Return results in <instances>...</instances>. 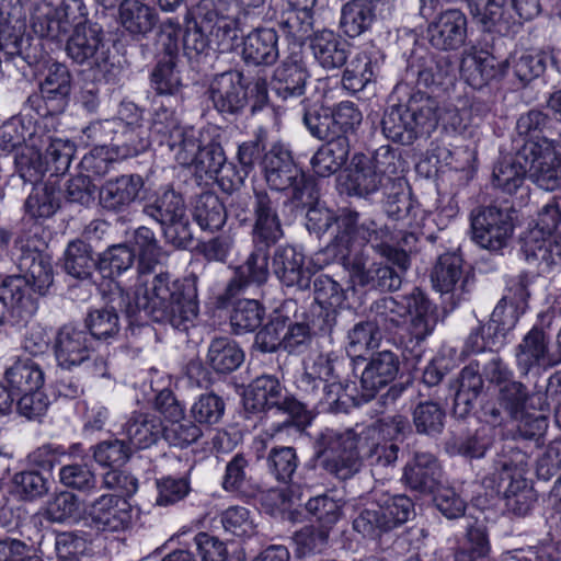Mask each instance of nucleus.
I'll use <instances>...</instances> for the list:
<instances>
[{
  "instance_id": "37998d69",
  "label": "nucleus",
  "mask_w": 561,
  "mask_h": 561,
  "mask_svg": "<svg viewBox=\"0 0 561 561\" xmlns=\"http://www.w3.org/2000/svg\"><path fill=\"white\" fill-rule=\"evenodd\" d=\"M122 26L133 36H146L158 22L156 10L138 0H124L119 7Z\"/></svg>"
},
{
  "instance_id": "c9c22d12",
  "label": "nucleus",
  "mask_w": 561,
  "mask_h": 561,
  "mask_svg": "<svg viewBox=\"0 0 561 561\" xmlns=\"http://www.w3.org/2000/svg\"><path fill=\"white\" fill-rule=\"evenodd\" d=\"M350 44L330 30H323L313 35L310 48L316 60L324 69L341 68L348 58Z\"/></svg>"
},
{
  "instance_id": "338daca9",
  "label": "nucleus",
  "mask_w": 561,
  "mask_h": 561,
  "mask_svg": "<svg viewBox=\"0 0 561 561\" xmlns=\"http://www.w3.org/2000/svg\"><path fill=\"white\" fill-rule=\"evenodd\" d=\"M375 497L394 529L405 524L414 514V503L404 494L375 492Z\"/></svg>"
},
{
  "instance_id": "e433bc0d",
  "label": "nucleus",
  "mask_w": 561,
  "mask_h": 561,
  "mask_svg": "<svg viewBox=\"0 0 561 561\" xmlns=\"http://www.w3.org/2000/svg\"><path fill=\"white\" fill-rule=\"evenodd\" d=\"M350 152L351 144L347 136L340 135L328 139L311 158L313 172L322 178L336 173L345 165Z\"/></svg>"
},
{
  "instance_id": "680f3d73",
  "label": "nucleus",
  "mask_w": 561,
  "mask_h": 561,
  "mask_svg": "<svg viewBox=\"0 0 561 561\" xmlns=\"http://www.w3.org/2000/svg\"><path fill=\"white\" fill-rule=\"evenodd\" d=\"M24 207L32 218H48L59 207V192L54 185H36L25 201Z\"/></svg>"
},
{
  "instance_id": "ea45409f",
  "label": "nucleus",
  "mask_w": 561,
  "mask_h": 561,
  "mask_svg": "<svg viewBox=\"0 0 561 561\" xmlns=\"http://www.w3.org/2000/svg\"><path fill=\"white\" fill-rule=\"evenodd\" d=\"M346 360L335 352L318 354L306 368L311 375L320 378L324 383L325 398L328 402L339 400V392L342 390L341 370Z\"/></svg>"
},
{
  "instance_id": "aec40b11",
  "label": "nucleus",
  "mask_w": 561,
  "mask_h": 561,
  "mask_svg": "<svg viewBox=\"0 0 561 561\" xmlns=\"http://www.w3.org/2000/svg\"><path fill=\"white\" fill-rule=\"evenodd\" d=\"M53 350L59 367L71 369L89 359L92 339L84 328L75 323L61 325L54 337Z\"/></svg>"
},
{
  "instance_id": "bf43d9fd",
  "label": "nucleus",
  "mask_w": 561,
  "mask_h": 561,
  "mask_svg": "<svg viewBox=\"0 0 561 561\" xmlns=\"http://www.w3.org/2000/svg\"><path fill=\"white\" fill-rule=\"evenodd\" d=\"M249 471L250 460L242 453L233 455L226 465L221 481L222 489L239 497L245 496L250 485Z\"/></svg>"
},
{
  "instance_id": "1a4fd4ad",
  "label": "nucleus",
  "mask_w": 561,
  "mask_h": 561,
  "mask_svg": "<svg viewBox=\"0 0 561 561\" xmlns=\"http://www.w3.org/2000/svg\"><path fill=\"white\" fill-rule=\"evenodd\" d=\"M320 467L340 480H347L359 472L363 458L358 438V426L339 432L323 430L316 439Z\"/></svg>"
},
{
  "instance_id": "39448f33",
  "label": "nucleus",
  "mask_w": 561,
  "mask_h": 561,
  "mask_svg": "<svg viewBox=\"0 0 561 561\" xmlns=\"http://www.w3.org/2000/svg\"><path fill=\"white\" fill-rule=\"evenodd\" d=\"M398 237L387 225L379 226L375 220H364L359 224V213L350 208L340 210L337 219V233L334 242L341 248L340 253L345 256L355 245L370 244L381 256L386 257L401 271L410 266L407 251L396 247Z\"/></svg>"
},
{
  "instance_id": "20e7f679",
  "label": "nucleus",
  "mask_w": 561,
  "mask_h": 561,
  "mask_svg": "<svg viewBox=\"0 0 561 561\" xmlns=\"http://www.w3.org/2000/svg\"><path fill=\"white\" fill-rule=\"evenodd\" d=\"M373 321L378 329L389 333L396 332L411 316L408 327L409 341L412 344L413 357L419 360V347L435 330L438 322V309L421 290L414 287L411 293L397 297L385 296L375 300L370 306Z\"/></svg>"
},
{
  "instance_id": "69168bd1",
  "label": "nucleus",
  "mask_w": 561,
  "mask_h": 561,
  "mask_svg": "<svg viewBox=\"0 0 561 561\" xmlns=\"http://www.w3.org/2000/svg\"><path fill=\"white\" fill-rule=\"evenodd\" d=\"M135 261V252L127 244L107 248L98 260V270L103 277L113 278L127 271Z\"/></svg>"
},
{
  "instance_id": "72a5a7b5",
  "label": "nucleus",
  "mask_w": 561,
  "mask_h": 561,
  "mask_svg": "<svg viewBox=\"0 0 561 561\" xmlns=\"http://www.w3.org/2000/svg\"><path fill=\"white\" fill-rule=\"evenodd\" d=\"M502 72L501 64L488 51H469L465 53L461 58V77L473 89L485 87L491 80L501 76Z\"/></svg>"
},
{
  "instance_id": "6e6d98bb",
  "label": "nucleus",
  "mask_w": 561,
  "mask_h": 561,
  "mask_svg": "<svg viewBox=\"0 0 561 561\" xmlns=\"http://www.w3.org/2000/svg\"><path fill=\"white\" fill-rule=\"evenodd\" d=\"M405 271H401L398 267L396 271L393 267L382 263H371L367 267H363L358 275V283L362 286L368 287L369 289H378L381 291H394L401 287L402 274Z\"/></svg>"
},
{
  "instance_id": "393cba45",
  "label": "nucleus",
  "mask_w": 561,
  "mask_h": 561,
  "mask_svg": "<svg viewBox=\"0 0 561 561\" xmlns=\"http://www.w3.org/2000/svg\"><path fill=\"white\" fill-rule=\"evenodd\" d=\"M432 47L443 51L457 50L467 38V18L456 9L439 13L427 26Z\"/></svg>"
},
{
  "instance_id": "f704fd0d",
  "label": "nucleus",
  "mask_w": 561,
  "mask_h": 561,
  "mask_svg": "<svg viewBox=\"0 0 561 561\" xmlns=\"http://www.w3.org/2000/svg\"><path fill=\"white\" fill-rule=\"evenodd\" d=\"M440 476V467L436 457L430 453H415L407 462L403 480L409 488L421 493H432Z\"/></svg>"
},
{
  "instance_id": "e2e57ef3",
  "label": "nucleus",
  "mask_w": 561,
  "mask_h": 561,
  "mask_svg": "<svg viewBox=\"0 0 561 561\" xmlns=\"http://www.w3.org/2000/svg\"><path fill=\"white\" fill-rule=\"evenodd\" d=\"M220 524L227 534L239 538H250L256 534L253 513L244 506H230L219 515Z\"/></svg>"
},
{
  "instance_id": "a18cd8bd",
  "label": "nucleus",
  "mask_w": 561,
  "mask_h": 561,
  "mask_svg": "<svg viewBox=\"0 0 561 561\" xmlns=\"http://www.w3.org/2000/svg\"><path fill=\"white\" fill-rule=\"evenodd\" d=\"M32 28L39 37L60 41L69 31L51 2L42 1L35 4L31 16Z\"/></svg>"
},
{
  "instance_id": "9b49d317",
  "label": "nucleus",
  "mask_w": 561,
  "mask_h": 561,
  "mask_svg": "<svg viewBox=\"0 0 561 561\" xmlns=\"http://www.w3.org/2000/svg\"><path fill=\"white\" fill-rule=\"evenodd\" d=\"M283 386L272 375L256 377L247 388L243 397V407L247 413L257 414L275 408L287 415L284 424L306 426L311 422V413L307 404L293 396L283 393Z\"/></svg>"
},
{
  "instance_id": "f257e3e1",
  "label": "nucleus",
  "mask_w": 561,
  "mask_h": 561,
  "mask_svg": "<svg viewBox=\"0 0 561 561\" xmlns=\"http://www.w3.org/2000/svg\"><path fill=\"white\" fill-rule=\"evenodd\" d=\"M145 288L133 296L117 288L112 293L110 306L91 310L85 317V330L93 340H106L119 332L117 311L131 322H140L141 313L152 321L186 331L198 314L197 277L194 275L172 279L167 272L156 274Z\"/></svg>"
},
{
  "instance_id": "2eb2a0df",
  "label": "nucleus",
  "mask_w": 561,
  "mask_h": 561,
  "mask_svg": "<svg viewBox=\"0 0 561 561\" xmlns=\"http://www.w3.org/2000/svg\"><path fill=\"white\" fill-rule=\"evenodd\" d=\"M558 148L553 139L518 146V160L526 163L528 178L545 191L561 186V153Z\"/></svg>"
},
{
  "instance_id": "09e8293b",
  "label": "nucleus",
  "mask_w": 561,
  "mask_h": 561,
  "mask_svg": "<svg viewBox=\"0 0 561 561\" xmlns=\"http://www.w3.org/2000/svg\"><path fill=\"white\" fill-rule=\"evenodd\" d=\"M411 71L416 76L417 85L430 88L451 82L456 78V66L449 56H439L435 59L420 60Z\"/></svg>"
},
{
  "instance_id": "a878e982",
  "label": "nucleus",
  "mask_w": 561,
  "mask_h": 561,
  "mask_svg": "<svg viewBox=\"0 0 561 561\" xmlns=\"http://www.w3.org/2000/svg\"><path fill=\"white\" fill-rule=\"evenodd\" d=\"M144 185V179L139 174L108 179L100 187L99 204L108 213H124L138 199Z\"/></svg>"
},
{
  "instance_id": "13d9d810",
  "label": "nucleus",
  "mask_w": 561,
  "mask_h": 561,
  "mask_svg": "<svg viewBox=\"0 0 561 561\" xmlns=\"http://www.w3.org/2000/svg\"><path fill=\"white\" fill-rule=\"evenodd\" d=\"M14 494L23 501H35L45 496L49 489V479L41 471L23 470L12 478Z\"/></svg>"
},
{
  "instance_id": "603ef678",
  "label": "nucleus",
  "mask_w": 561,
  "mask_h": 561,
  "mask_svg": "<svg viewBox=\"0 0 561 561\" xmlns=\"http://www.w3.org/2000/svg\"><path fill=\"white\" fill-rule=\"evenodd\" d=\"M552 119L540 110H530L522 114L516 122L517 138L514 140L515 149L529 141L541 142L550 139L546 133L551 128Z\"/></svg>"
},
{
  "instance_id": "49530a36",
  "label": "nucleus",
  "mask_w": 561,
  "mask_h": 561,
  "mask_svg": "<svg viewBox=\"0 0 561 561\" xmlns=\"http://www.w3.org/2000/svg\"><path fill=\"white\" fill-rule=\"evenodd\" d=\"M173 152L174 159L183 167H191L198 157L202 147L201 131L192 126L175 130L169 138L159 139Z\"/></svg>"
},
{
  "instance_id": "c85d7f7f",
  "label": "nucleus",
  "mask_w": 561,
  "mask_h": 561,
  "mask_svg": "<svg viewBox=\"0 0 561 561\" xmlns=\"http://www.w3.org/2000/svg\"><path fill=\"white\" fill-rule=\"evenodd\" d=\"M400 369L399 356L391 351L375 353L365 367L360 385L364 391L363 397L369 400L375 393L393 381Z\"/></svg>"
},
{
  "instance_id": "79ce46f5",
  "label": "nucleus",
  "mask_w": 561,
  "mask_h": 561,
  "mask_svg": "<svg viewBox=\"0 0 561 561\" xmlns=\"http://www.w3.org/2000/svg\"><path fill=\"white\" fill-rule=\"evenodd\" d=\"M308 73L298 61H283L274 71L271 89L282 100L305 93Z\"/></svg>"
},
{
  "instance_id": "052dcab7",
  "label": "nucleus",
  "mask_w": 561,
  "mask_h": 561,
  "mask_svg": "<svg viewBox=\"0 0 561 561\" xmlns=\"http://www.w3.org/2000/svg\"><path fill=\"white\" fill-rule=\"evenodd\" d=\"M264 308L256 299L238 300L230 314V324L236 334L255 331L263 321Z\"/></svg>"
},
{
  "instance_id": "0e129e2a",
  "label": "nucleus",
  "mask_w": 561,
  "mask_h": 561,
  "mask_svg": "<svg viewBox=\"0 0 561 561\" xmlns=\"http://www.w3.org/2000/svg\"><path fill=\"white\" fill-rule=\"evenodd\" d=\"M4 25L0 30V53L5 64L13 62L15 66L20 64H31L30 56L24 54V36L22 24L19 26H10V21L3 19Z\"/></svg>"
},
{
  "instance_id": "5fc2aeb1",
  "label": "nucleus",
  "mask_w": 561,
  "mask_h": 561,
  "mask_svg": "<svg viewBox=\"0 0 561 561\" xmlns=\"http://www.w3.org/2000/svg\"><path fill=\"white\" fill-rule=\"evenodd\" d=\"M5 380L19 392L37 390L44 383V371L31 358L18 359L5 370Z\"/></svg>"
},
{
  "instance_id": "8fccbe9b",
  "label": "nucleus",
  "mask_w": 561,
  "mask_h": 561,
  "mask_svg": "<svg viewBox=\"0 0 561 561\" xmlns=\"http://www.w3.org/2000/svg\"><path fill=\"white\" fill-rule=\"evenodd\" d=\"M98 268V261L93 257L90 244L83 240L69 242L64 254V270L68 275L78 279H88Z\"/></svg>"
},
{
  "instance_id": "f03ea898",
  "label": "nucleus",
  "mask_w": 561,
  "mask_h": 561,
  "mask_svg": "<svg viewBox=\"0 0 561 561\" xmlns=\"http://www.w3.org/2000/svg\"><path fill=\"white\" fill-rule=\"evenodd\" d=\"M233 216L242 224L253 221V250L241 265L234 268V275L218 297L221 307L251 286L260 287L270 276V249L284 236L277 213V201L266 188L253 187L252 194H239L230 204Z\"/></svg>"
},
{
  "instance_id": "5701e85b",
  "label": "nucleus",
  "mask_w": 561,
  "mask_h": 561,
  "mask_svg": "<svg viewBox=\"0 0 561 561\" xmlns=\"http://www.w3.org/2000/svg\"><path fill=\"white\" fill-rule=\"evenodd\" d=\"M214 107L222 114H238L248 103L244 76L237 70L215 76L208 88Z\"/></svg>"
},
{
  "instance_id": "c756f323",
  "label": "nucleus",
  "mask_w": 561,
  "mask_h": 561,
  "mask_svg": "<svg viewBox=\"0 0 561 561\" xmlns=\"http://www.w3.org/2000/svg\"><path fill=\"white\" fill-rule=\"evenodd\" d=\"M358 438L363 461L373 472L396 466L400 448L394 442L379 438L375 428H359Z\"/></svg>"
},
{
  "instance_id": "7ed1b4c3",
  "label": "nucleus",
  "mask_w": 561,
  "mask_h": 561,
  "mask_svg": "<svg viewBox=\"0 0 561 561\" xmlns=\"http://www.w3.org/2000/svg\"><path fill=\"white\" fill-rule=\"evenodd\" d=\"M16 265L21 275L7 277L0 286V300L15 325H25L37 311L34 293L44 295L54 280L50 259L35 249L21 247Z\"/></svg>"
},
{
  "instance_id": "b1692460",
  "label": "nucleus",
  "mask_w": 561,
  "mask_h": 561,
  "mask_svg": "<svg viewBox=\"0 0 561 561\" xmlns=\"http://www.w3.org/2000/svg\"><path fill=\"white\" fill-rule=\"evenodd\" d=\"M433 288L440 294H451L457 302L468 293V275L463 270V260L457 252H446L438 256L431 272Z\"/></svg>"
},
{
  "instance_id": "6ab92c4d",
  "label": "nucleus",
  "mask_w": 561,
  "mask_h": 561,
  "mask_svg": "<svg viewBox=\"0 0 561 561\" xmlns=\"http://www.w3.org/2000/svg\"><path fill=\"white\" fill-rule=\"evenodd\" d=\"M226 3L215 0H199L196 15L202 18L204 30L208 31L214 51L227 53L234 48L239 38V20L226 14Z\"/></svg>"
},
{
  "instance_id": "de8ad7c7",
  "label": "nucleus",
  "mask_w": 561,
  "mask_h": 561,
  "mask_svg": "<svg viewBox=\"0 0 561 561\" xmlns=\"http://www.w3.org/2000/svg\"><path fill=\"white\" fill-rule=\"evenodd\" d=\"M512 157L502 158L493 168L492 184L506 194H514L524 184L527 167L518 160V149Z\"/></svg>"
},
{
  "instance_id": "0eeeda50",
  "label": "nucleus",
  "mask_w": 561,
  "mask_h": 561,
  "mask_svg": "<svg viewBox=\"0 0 561 561\" xmlns=\"http://www.w3.org/2000/svg\"><path fill=\"white\" fill-rule=\"evenodd\" d=\"M400 157L390 146L379 147L371 156L356 152L351 159L344 182L348 195L368 197L379 191L385 182H391L393 188L401 187L397 178Z\"/></svg>"
},
{
  "instance_id": "dca6fc26",
  "label": "nucleus",
  "mask_w": 561,
  "mask_h": 561,
  "mask_svg": "<svg viewBox=\"0 0 561 561\" xmlns=\"http://www.w3.org/2000/svg\"><path fill=\"white\" fill-rule=\"evenodd\" d=\"M472 239L481 248L500 252L513 236L514 224L508 209L482 206L470 216Z\"/></svg>"
},
{
  "instance_id": "7c9ffc66",
  "label": "nucleus",
  "mask_w": 561,
  "mask_h": 561,
  "mask_svg": "<svg viewBox=\"0 0 561 561\" xmlns=\"http://www.w3.org/2000/svg\"><path fill=\"white\" fill-rule=\"evenodd\" d=\"M131 449H145L159 442L163 435V421L147 412H133L122 427Z\"/></svg>"
},
{
  "instance_id": "3c124183",
  "label": "nucleus",
  "mask_w": 561,
  "mask_h": 561,
  "mask_svg": "<svg viewBox=\"0 0 561 561\" xmlns=\"http://www.w3.org/2000/svg\"><path fill=\"white\" fill-rule=\"evenodd\" d=\"M193 218L203 230L216 231L227 220V210L220 198L211 193L201 194L194 204Z\"/></svg>"
},
{
  "instance_id": "f8f14e48",
  "label": "nucleus",
  "mask_w": 561,
  "mask_h": 561,
  "mask_svg": "<svg viewBox=\"0 0 561 561\" xmlns=\"http://www.w3.org/2000/svg\"><path fill=\"white\" fill-rule=\"evenodd\" d=\"M142 213L159 224L168 242L185 249L193 241L190 219L183 196L172 187H164L150 196Z\"/></svg>"
},
{
  "instance_id": "cd10ccee",
  "label": "nucleus",
  "mask_w": 561,
  "mask_h": 561,
  "mask_svg": "<svg viewBox=\"0 0 561 561\" xmlns=\"http://www.w3.org/2000/svg\"><path fill=\"white\" fill-rule=\"evenodd\" d=\"M529 298L528 277L518 275L507 282L506 294L499 301L491 314V323L489 330L495 324V329L502 327L507 330L514 324L516 313L524 311Z\"/></svg>"
},
{
  "instance_id": "4468645a",
  "label": "nucleus",
  "mask_w": 561,
  "mask_h": 561,
  "mask_svg": "<svg viewBox=\"0 0 561 561\" xmlns=\"http://www.w3.org/2000/svg\"><path fill=\"white\" fill-rule=\"evenodd\" d=\"M539 13V0H470V14L486 32L506 34Z\"/></svg>"
},
{
  "instance_id": "423d86ee",
  "label": "nucleus",
  "mask_w": 561,
  "mask_h": 561,
  "mask_svg": "<svg viewBox=\"0 0 561 561\" xmlns=\"http://www.w3.org/2000/svg\"><path fill=\"white\" fill-rule=\"evenodd\" d=\"M437 111V101L417 91L405 104L386 110L381 119L382 133L394 142L411 145L419 137L430 136L436 129Z\"/></svg>"
},
{
  "instance_id": "864d4df0",
  "label": "nucleus",
  "mask_w": 561,
  "mask_h": 561,
  "mask_svg": "<svg viewBox=\"0 0 561 561\" xmlns=\"http://www.w3.org/2000/svg\"><path fill=\"white\" fill-rule=\"evenodd\" d=\"M353 528L365 538L373 540H380L394 530L375 496L371 505L363 508L354 518Z\"/></svg>"
},
{
  "instance_id": "4be33fe9",
  "label": "nucleus",
  "mask_w": 561,
  "mask_h": 561,
  "mask_svg": "<svg viewBox=\"0 0 561 561\" xmlns=\"http://www.w3.org/2000/svg\"><path fill=\"white\" fill-rule=\"evenodd\" d=\"M71 90V75L67 66L62 64H53L48 68L45 79L39 85V95H31L27 102L32 105L43 101L45 110L39 115H56L62 113L68 104V98Z\"/></svg>"
},
{
  "instance_id": "9d476101",
  "label": "nucleus",
  "mask_w": 561,
  "mask_h": 561,
  "mask_svg": "<svg viewBox=\"0 0 561 561\" xmlns=\"http://www.w3.org/2000/svg\"><path fill=\"white\" fill-rule=\"evenodd\" d=\"M561 222V205L551 198L538 213L536 229L525 238L523 252L529 263L537 264L542 273L561 270V232L546 238L557 230Z\"/></svg>"
},
{
  "instance_id": "473e14b6",
  "label": "nucleus",
  "mask_w": 561,
  "mask_h": 561,
  "mask_svg": "<svg viewBox=\"0 0 561 561\" xmlns=\"http://www.w3.org/2000/svg\"><path fill=\"white\" fill-rule=\"evenodd\" d=\"M458 382L459 387L454 401V414L458 417H466L474 409L476 401L484 387L481 360H470L460 370Z\"/></svg>"
},
{
  "instance_id": "6e6552de",
  "label": "nucleus",
  "mask_w": 561,
  "mask_h": 561,
  "mask_svg": "<svg viewBox=\"0 0 561 561\" xmlns=\"http://www.w3.org/2000/svg\"><path fill=\"white\" fill-rule=\"evenodd\" d=\"M261 168L268 186L275 191H287L296 206H310L318 198L317 185L294 161L290 151L275 144L261 159Z\"/></svg>"
},
{
  "instance_id": "58836bf2",
  "label": "nucleus",
  "mask_w": 561,
  "mask_h": 561,
  "mask_svg": "<svg viewBox=\"0 0 561 561\" xmlns=\"http://www.w3.org/2000/svg\"><path fill=\"white\" fill-rule=\"evenodd\" d=\"M150 87L159 96L171 98V102L181 106L184 100L183 78L179 61L172 59H158L150 73Z\"/></svg>"
},
{
  "instance_id": "ddd939ff",
  "label": "nucleus",
  "mask_w": 561,
  "mask_h": 561,
  "mask_svg": "<svg viewBox=\"0 0 561 561\" xmlns=\"http://www.w3.org/2000/svg\"><path fill=\"white\" fill-rule=\"evenodd\" d=\"M483 485L503 494L506 511L516 516H526L537 500L533 486L506 456L495 460L494 472L483 479Z\"/></svg>"
},
{
  "instance_id": "4d7b16f0",
  "label": "nucleus",
  "mask_w": 561,
  "mask_h": 561,
  "mask_svg": "<svg viewBox=\"0 0 561 561\" xmlns=\"http://www.w3.org/2000/svg\"><path fill=\"white\" fill-rule=\"evenodd\" d=\"M375 78V65L367 51H358L346 65L342 85L345 90L356 93L365 89Z\"/></svg>"
},
{
  "instance_id": "4c0bfd02",
  "label": "nucleus",
  "mask_w": 561,
  "mask_h": 561,
  "mask_svg": "<svg viewBox=\"0 0 561 561\" xmlns=\"http://www.w3.org/2000/svg\"><path fill=\"white\" fill-rule=\"evenodd\" d=\"M548 342L546 332L538 327H534L524 336L517 346L516 359L518 367L525 374L536 366H554Z\"/></svg>"
},
{
  "instance_id": "412c9836",
  "label": "nucleus",
  "mask_w": 561,
  "mask_h": 561,
  "mask_svg": "<svg viewBox=\"0 0 561 561\" xmlns=\"http://www.w3.org/2000/svg\"><path fill=\"white\" fill-rule=\"evenodd\" d=\"M119 114L113 136V151L122 160L145 151L149 142L134 104L123 106Z\"/></svg>"
},
{
  "instance_id": "c03bdc74",
  "label": "nucleus",
  "mask_w": 561,
  "mask_h": 561,
  "mask_svg": "<svg viewBox=\"0 0 561 561\" xmlns=\"http://www.w3.org/2000/svg\"><path fill=\"white\" fill-rule=\"evenodd\" d=\"M244 353L240 346L227 336H219L211 340L207 363L217 374H230L243 363Z\"/></svg>"
},
{
  "instance_id": "bb28decb",
  "label": "nucleus",
  "mask_w": 561,
  "mask_h": 561,
  "mask_svg": "<svg viewBox=\"0 0 561 561\" xmlns=\"http://www.w3.org/2000/svg\"><path fill=\"white\" fill-rule=\"evenodd\" d=\"M273 270L277 278L287 287L306 290L311 284V274L305 267V255L293 245L278 247L273 255Z\"/></svg>"
},
{
  "instance_id": "2f4dec72",
  "label": "nucleus",
  "mask_w": 561,
  "mask_h": 561,
  "mask_svg": "<svg viewBox=\"0 0 561 561\" xmlns=\"http://www.w3.org/2000/svg\"><path fill=\"white\" fill-rule=\"evenodd\" d=\"M278 57V35L274 28L257 27L244 37L242 58L247 64L271 66Z\"/></svg>"
},
{
  "instance_id": "a19ab883",
  "label": "nucleus",
  "mask_w": 561,
  "mask_h": 561,
  "mask_svg": "<svg viewBox=\"0 0 561 561\" xmlns=\"http://www.w3.org/2000/svg\"><path fill=\"white\" fill-rule=\"evenodd\" d=\"M376 20V3L373 0H350L342 5L340 28L350 38L369 31Z\"/></svg>"
},
{
  "instance_id": "774afa93",
  "label": "nucleus",
  "mask_w": 561,
  "mask_h": 561,
  "mask_svg": "<svg viewBox=\"0 0 561 561\" xmlns=\"http://www.w3.org/2000/svg\"><path fill=\"white\" fill-rule=\"evenodd\" d=\"M91 449L96 463L111 469L125 465L133 454L131 446L118 438L100 442Z\"/></svg>"
},
{
  "instance_id": "a211bd4d",
  "label": "nucleus",
  "mask_w": 561,
  "mask_h": 561,
  "mask_svg": "<svg viewBox=\"0 0 561 561\" xmlns=\"http://www.w3.org/2000/svg\"><path fill=\"white\" fill-rule=\"evenodd\" d=\"M90 526L98 533L124 534L133 528L135 513L124 496L102 494L87 506Z\"/></svg>"
},
{
  "instance_id": "f3484780",
  "label": "nucleus",
  "mask_w": 561,
  "mask_h": 561,
  "mask_svg": "<svg viewBox=\"0 0 561 561\" xmlns=\"http://www.w3.org/2000/svg\"><path fill=\"white\" fill-rule=\"evenodd\" d=\"M66 53L80 66L103 68L110 58V46L103 27L96 22L78 25L67 39Z\"/></svg>"
}]
</instances>
